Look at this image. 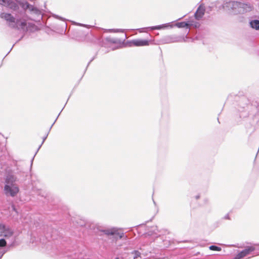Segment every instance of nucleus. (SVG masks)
<instances>
[{
	"mask_svg": "<svg viewBox=\"0 0 259 259\" xmlns=\"http://www.w3.org/2000/svg\"><path fill=\"white\" fill-rule=\"evenodd\" d=\"M0 5L9 8L15 15L14 17L11 14L2 13L0 14L1 18L5 19L12 28L27 30L24 11L21 10L16 0H0Z\"/></svg>",
	"mask_w": 259,
	"mask_h": 259,
	"instance_id": "nucleus-1",
	"label": "nucleus"
},
{
	"mask_svg": "<svg viewBox=\"0 0 259 259\" xmlns=\"http://www.w3.org/2000/svg\"><path fill=\"white\" fill-rule=\"evenodd\" d=\"M0 5L9 8L15 15L14 17L11 14L2 13L0 14L1 18L5 19L12 28L27 30L24 11L21 10L16 0H0Z\"/></svg>",
	"mask_w": 259,
	"mask_h": 259,
	"instance_id": "nucleus-2",
	"label": "nucleus"
},
{
	"mask_svg": "<svg viewBox=\"0 0 259 259\" xmlns=\"http://www.w3.org/2000/svg\"><path fill=\"white\" fill-rule=\"evenodd\" d=\"M15 167L9 171L5 179V185L4 186V192L7 196L15 197L19 191V189L15 182L17 181V177L14 175L21 173L22 170L19 167L16 163H15Z\"/></svg>",
	"mask_w": 259,
	"mask_h": 259,
	"instance_id": "nucleus-3",
	"label": "nucleus"
},
{
	"mask_svg": "<svg viewBox=\"0 0 259 259\" xmlns=\"http://www.w3.org/2000/svg\"><path fill=\"white\" fill-rule=\"evenodd\" d=\"M221 8L232 15L243 14L252 10V6L249 3L234 0L224 1L219 9H221Z\"/></svg>",
	"mask_w": 259,
	"mask_h": 259,
	"instance_id": "nucleus-4",
	"label": "nucleus"
},
{
	"mask_svg": "<svg viewBox=\"0 0 259 259\" xmlns=\"http://www.w3.org/2000/svg\"><path fill=\"white\" fill-rule=\"evenodd\" d=\"M16 1L19 4L21 10H24L26 20H27V16L26 15V11H28L30 14V19L36 22H39L42 19V12L41 10L34 6L30 5L26 0Z\"/></svg>",
	"mask_w": 259,
	"mask_h": 259,
	"instance_id": "nucleus-5",
	"label": "nucleus"
},
{
	"mask_svg": "<svg viewBox=\"0 0 259 259\" xmlns=\"http://www.w3.org/2000/svg\"><path fill=\"white\" fill-rule=\"evenodd\" d=\"M253 252V256L259 254V245L254 244L246 247L243 250L239 252L233 259H241Z\"/></svg>",
	"mask_w": 259,
	"mask_h": 259,
	"instance_id": "nucleus-6",
	"label": "nucleus"
},
{
	"mask_svg": "<svg viewBox=\"0 0 259 259\" xmlns=\"http://www.w3.org/2000/svg\"><path fill=\"white\" fill-rule=\"evenodd\" d=\"M247 102L248 101L245 97H242L239 100L237 110L240 112V118H245L248 115V113L246 110L248 106Z\"/></svg>",
	"mask_w": 259,
	"mask_h": 259,
	"instance_id": "nucleus-7",
	"label": "nucleus"
},
{
	"mask_svg": "<svg viewBox=\"0 0 259 259\" xmlns=\"http://www.w3.org/2000/svg\"><path fill=\"white\" fill-rule=\"evenodd\" d=\"M163 42L166 44H170L177 42L185 41L184 37L178 36L177 35H171L165 36L163 39Z\"/></svg>",
	"mask_w": 259,
	"mask_h": 259,
	"instance_id": "nucleus-8",
	"label": "nucleus"
},
{
	"mask_svg": "<svg viewBox=\"0 0 259 259\" xmlns=\"http://www.w3.org/2000/svg\"><path fill=\"white\" fill-rule=\"evenodd\" d=\"M13 232L8 227L3 224H0V236L5 237H10L12 236Z\"/></svg>",
	"mask_w": 259,
	"mask_h": 259,
	"instance_id": "nucleus-9",
	"label": "nucleus"
},
{
	"mask_svg": "<svg viewBox=\"0 0 259 259\" xmlns=\"http://www.w3.org/2000/svg\"><path fill=\"white\" fill-rule=\"evenodd\" d=\"M149 44V42L148 40L146 39H134L130 42V46H148Z\"/></svg>",
	"mask_w": 259,
	"mask_h": 259,
	"instance_id": "nucleus-10",
	"label": "nucleus"
},
{
	"mask_svg": "<svg viewBox=\"0 0 259 259\" xmlns=\"http://www.w3.org/2000/svg\"><path fill=\"white\" fill-rule=\"evenodd\" d=\"M175 25L178 27V28H186V34H188L190 31V28L191 26L193 25V24L191 21L188 22H178Z\"/></svg>",
	"mask_w": 259,
	"mask_h": 259,
	"instance_id": "nucleus-11",
	"label": "nucleus"
},
{
	"mask_svg": "<svg viewBox=\"0 0 259 259\" xmlns=\"http://www.w3.org/2000/svg\"><path fill=\"white\" fill-rule=\"evenodd\" d=\"M205 13V8L204 6L200 5L195 12L194 16L195 18L199 20L203 16Z\"/></svg>",
	"mask_w": 259,
	"mask_h": 259,
	"instance_id": "nucleus-12",
	"label": "nucleus"
},
{
	"mask_svg": "<svg viewBox=\"0 0 259 259\" xmlns=\"http://www.w3.org/2000/svg\"><path fill=\"white\" fill-rule=\"evenodd\" d=\"M102 232L106 235H114L117 233L116 228H112L110 229H105L102 230Z\"/></svg>",
	"mask_w": 259,
	"mask_h": 259,
	"instance_id": "nucleus-13",
	"label": "nucleus"
},
{
	"mask_svg": "<svg viewBox=\"0 0 259 259\" xmlns=\"http://www.w3.org/2000/svg\"><path fill=\"white\" fill-rule=\"evenodd\" d=\"M250 26L251 28L256 30H259V20H253L250 22Z\"/></svg>",
	"mask_w": 259,
	"mask_h": 259,
	"instance_id": "nucleus-14",
	"label": "nucleus"
},
{
	"mask_svg": "<svg viewBox=\"0 0 259 259\" xmlns=\"http://www.w3.org/2000/svg\"><path fill=\"white\" fill-rule=\"evenodd\" d=\"M106 41L115 44H119L121 42V41L117 38H112L111 37H107L105 38Z\"/></svg>",
	"mask_w": 259,
	"mask_h": 259,
	"instance_id": "nucleus-15",
	"label": "nucleus"
},
{
	"mask_svg": "<svg viewBox=\"0 0 259 259\" xmlns=\"http://www.w3.org/2000/svg\"><path fill=\"white\" fill-rule=\"evenodd\" d=\"M159 231H158V230L157 229V227L155 226V227H153L152 228V230L148 233V234L149 236H152L153 235H157L158 233H159Z\"/></svg>",
	"mask_w": 259,
	"mask_h": 259,
	"instance_id": "nucleus-16",
	"label": "nucleus"
},
{
	"mask_svg": "<svg viewBox=\"0 0 259 259\" xmlns=\"http://www.w3.org/2000/svg\"><path fill=\"white\" fill-rule=\"evenodd\" d=\"M169 25V23L162 24L160 25L155 26L149 27V28L151 30H155V29H160L164 28H165Z\"/></svg>",
	"mask_w": 259,
	"mask_h": 259,
	"instance_id": "nucleus-17",
	"label": "nucleus"
},
{
	"mask_svg": "<svg viewBox=\"0 0 259 259\" xmlns=\"http://www.w3.org/2000/svg\"><path fill=\"white\" fill-rule=\"evenodd\" d=\"M170 241L168 240L163 239V244L160 245V246L162 248H167L170 245Z\"/></svg>",
	"mask_w": 259,
	"mask_h": 259,
	"instance_id": "nucleus-18",
	"label": "nucleus"
},
{
	"mask_svg": "<svg viewBox=\"0 0 259 259\" xmlns=\"http://www.w3.org/2000/svg\"><path fill=\"white\" fill-rule=\"evenodd\" d=\"M209 248L211 250L220 251L222 250V248L219 246L215 245H211L209 247Z\"/></svg>",
	"mask_w": 259,
	"mask_h": 259,
	"instance_id": "nucleus-19",
	"label": "nucleus"
},
{
	"mask_svg": "<svg viewBox=\"0 0 259 259\" xmlns=\"http://www.w3.org/2000/svg\"><path fill=\"white\" fill-rule=\"evenodd\" d=\"M109 32H123V30L121 29H110L107 30Z\"/></svg>",
	"mask_w": 259,
	"mask_h": 259,
	"instance_id": "nucleus-20",
	"label": "nucleus"
},
{
	"mask_svg": "<svg viewBox=\"0 0 259 259\" xmlns=\"http://www.w3.org/2000/svg\"><path fill=\"white\" fill-rule=\"evenodd\" d=\"M117 233L114 234V235H116L119 239H121L124 236V234L123 232H119L118 229L117 228Z\"/></svg>",
	"mask_w": 259,
	"mask_h": 259,
	"instance_id": "nucleus-21",
	"label": "nucleus"
},
{
	"mask_svg": "<svg viewBox=\"0 0 259 259\" xmlns=\"http://www.w3.org/2000/svg\"><path fill=\"white\" fill-rule=\"evenodd\" d=\"M132 254H134L135 255L134 259H136V258L140 256L141 253L138 251V250H134L132 252Z\"/></svg>",
	"mask_w": 259,
	"mask_h": 259,
	"instance_id": "nucleus-22",
	"label": "nucleus"
},
{
	"mask_svg": "<svg viewBox=\"0 0 259 259\" xmlns=\"http://www.w3.org/2000/svg\"><path fill=\"white\" fill-rule=\"evenodd\" d=\"M7 244V242L4 239H0V247H5Z\"/></svg>",
	"mask_w": 259,
	"mask_h": 259,
	"instance_id": "nucleus-23",
	"label": "nucleus"
},
{
	"mask_svg": "<svg viewBox=\"0 0 259 259\" xmlns=\"http://www.w3.org/2000/svg\"><path fill=\"white\" fill-rule=\"evenodd\" d=\"M48 134H49V133H47V134L42 139V142L41 144V145L39 146V147L38 148L37 150V151L36 153L37 152V151L39 150V149H40V147L41 146V145L43 144L44 142H45V141L46 140V139H47L48 136ZM36 153H35L36 154Z\"/></svg>",
	"mask_w": 259,
	"mask_h": 259,
	"instance_id": "nucleus-24",
	"label": "nucleus"
},
{
	"mask_svg": "<svg viewBox=\"0 0 259 259\" xmlns=\"http://www.w3.org/2000/svg\"><path fill=\"white\" fill-rule=\"evenodd\" d=\"M191 22H192L193 24V25H192V26H194V27H197L199 26V23L198 22H194V21H190Z\"/></svg>",
	"mask_w": 259,
	"mask_h": 259,
	"instance_id": "nucleus-25",
	"label": "nucleus"
},
{
	"mask_svg": "<svg viewBox=\"0 0 259 259\" xmlns=\"http://www.w3.org/2000/svg\"><path fill=\"white\" fill-rule=\"evenodd\" d=\"M6 251L2 250L0 249V259L3 257V255L5 253Z\"/></svg>",
	"mask_w": 259,
	"mask_h": 259,
	"instance_id": "nucleus-26",
	"label": "nucleus"
},
{
	"mask_svg": "<svg viewBox=\"0 0 259 259\" xmlns=\"http://www.w3.org/2000/svg\"><path fill=\"white\" fill-rule=\"evenodd\" d=\"M223 219H225V220H230V218L229 213L226 214L224 217Z\"/></svg>",
	"mask_w": 259,
	"mask_h": 259,
	"instance_id": "nucleus-27",
	"label": "nucleus"
},
{
	"mask_svg": "<svg viewBox=\"0 0 259 259\" xmlns=\"http://www.w3.org/2000/svg\"><path fill=\"white\" fill-rule=\"evenodd\" d=\"M54 17H55V18H57V19H60V20H63V21H64V20H65V19H63V18H62V17H61L59 16H58V15H54Z\"/></svg>",
	"mask_w": 259,
	"mask_h": 259,
	"instance_id": "nucleus-28",
	"label": "nucleus"
},
{
	"mask_svg": "<svg viewBox=\"0 0 259 259\" xmlns=\"http://www.w3.org/2000/svg\"><path fill=\"white\" fill-rule=\"evenodd\" d=\"M12 207L13 210L14 211H15L17 213H18V212H17L16 209V208H15V206L14 205H12Z\"/></svg>",
	"mask_w": 259,
	"mask_h": 259,
	"instance_id": "nucleus-29",
	"label": "nucleus"
},
{
	"mask_svg": "<svg viewBox=\"0 0 259 259\" xmlns=\"http://www.w3.org/2000/svg\"><path fill=\"white\" fill-rule=\"evenodd\" d=\"M208 202V200L207 198L204 199V204H207Z\"/></svg>",
	"mask_w": 259,
	"mask_h": 259,
	"instance_id": "nucleus-30",
	"label": "nucleus"
},
{
	"mask_svg": "<svg viewBox=\"0 0 259 259\" xmlns=\"http://www.w3.org/2000/svg\"><path fill=\"white\" fill-rule=\"evenodd\" d=\"M200 197V196L199 194H198L195 196V198L196 200L198 199Z\"/></svg>",
	"mask_w": 259,
	"mask_h": 259,
	"instance_id": "nucleus-31",
	"label": "nucleus"
},
{
	"mask_svg": "<svg viewBox=\"0 0 259 259\" xmlns=\"http://www.w3.org/2000/svg\"><path fill=\"white\" fill-rule=\"evenodd\" d=\"M54 123H55V122L53 123V124H52V125H51V126L50 127V128L49 131H50V130H51V128H52V126L54 125Z\"/></svg>",
	"mask_w": 259,
	"mask_h": 259,
	"instance_id": "nucleus-32",
	"label": "nucleus"
},
{
	"mask_svg": "<svg viewBox=\"0 0 259 259\" xmlns=\"http://www.w3.org/2000/svg\"><path fill=\"white\" fill-rule=\"evenodd\" d=\"M257 116H258L257 118H258V119H259V111H258V114H257Z\"/></svg>",
	"mask_w": 259,
	"mask_h": 259,
	"instance_id": "nucleus-33",
	"label": "nucleus"
},
{
	"mask_svg": "<svg viewBox=\"0 0 259 259\" xmlns=\"http://www.w3.org/2000/svg\"><path fill=\"white\" fill-rule=\"evenodd\" d=\"M80 225L81 226H82L85 225V224H80Z\"/></svg>",
	"mask_w": 259,
	"mask_h": 259,
	"instance_id": "nucleus-34",
	"label": "nucleus"
},
{
	"mask_svg": "<svg viewBox=\"0 0 259 259\" xmlns=\"http://www.w3.org/2000/svg\"><path fill=\"white\" fill-rule=\"evenodd\" d=\"M78 25H79V26H84V25L81 24H78Z\"/></svg>",
	"mask_w": 259,
	"mask_h": 259,
	"instance_id": "nucleus-35",
	"label": "nucleus"
},
{
	"mask_svg": "<svg viewBox=\"0 0 259 259\" xmlns=\"http://www.w3.org/2000/svg\"><path fill=\"white\" fill-rule=\"evenodd\" d=\"M115 259H120V258L119 257H116L115 258Z\"/></svg>",
	"mask_w": 259,
	"mask_h": 259,
	"instance_id": "nucleus-36",
	"label": "nucleus"
},
{
	"mask_svg": "<svg viewBox=\"0 0 259 259\" xmlns=\"http://www.w3.org/2000/svg\"><path fill=\"white\" fill-rule=\"evenodd\" d=\"M92 60H93V59H92V60H91V61H90V62L88 63V65L90 63V62H91V61H92Z\"/></svg>",
	"mask_w": 259,
	"mask_h": 259,
	"instance_id": "nucleus-37",
	"label": "nucleus"
},
{
	"mask_svg": "<svg viewBox=\"0 0 259 259\" xmlns=\"http://www.w3.org/2000/svg\"><path fill=\"white\" fill-rule=\"evenodd\" d=\"M257 110H259V106L258 107H257Z\"/></svg>",
	"mask_w": 259,
	"mask_h": 259,
	"instance_id": "nucleus-38",
	"label": "nucleus"
}]
</instances>
